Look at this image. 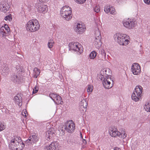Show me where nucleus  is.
I'll use <instances>...</instances> for the list:
<instances>
[{
	"mask_svg": "<svg viewBox=\"0 0 150 150\" xmlns=\"http://www.w3.org/2000/svg\"><path fill=\"white\" fill-rule=\"evenodd\" d=\"M24 146L21 138L17 136L14 137L9 144V148L12 150H21Z\"/></svg>",
	"mask_w": 150,
	"mask_h": 150,
	"instance_id": "f257e3e1",
	"label": "nucleus"
},
{
	"mask_svg": "<svg viewBox=\"0 0 150 150\" xmlns=\"http://www.w3.org/2000/svg\"><path fill=\"white\" fill-rule=\"evenodd\" d=\"M40 27V25L37 20H31L27 23L26 28L28 31L33 32L38 30Z\"/></svg>",
	"mask_w": 150,
	"mask_h": 150,
	"instance_id": "f03ea898",
	"label": "nucleus"
},
{
	"mask_svg": "<svg viewBox=\"0 0 150 150\" xmlns=\"http://www.w3.org/2000/svg\"><path fill=\"white\" fill-rule=\"evenodd\" d=\"M71 8L68 6H63L60 11L61 16L67 20H69L71 18Z\"/></svg>",
	"mask_w": 150,
	"mask_h": 150,
	"instance_id": "7ed1b4c3",
	"label": "nucleus"
},
{
	"mask_svg": "<svg viewBox=\"0 0 150 150\" xmlns=\"http://www.w3.org/2000/svg\"><path fill=\"white\" fill-rule=\"evenodd\" d=\"M126 35L124 34H115L114 36L115 40L120 45H126L128 44L129 42L127 39H126Z\"/></svg>",
	"mask_w": 150,
	"mask_h": 150,
	"instance_id": "20e7f679",
	"label": "nucleus"
},
{
	"mask_svg": "<svg viewBox=\"0 0 150 150\" xmlns=\"http://www.w3.org/2000/svg\"><path fill=\"white\" fill-rule=\"evenodd\" d=\"M98 77L101 81L103 86L105 88L109 89L113 86L114 82L110 77H106L104 78L102 75H99Z\"/></svg>",
	"mask_w": 150,
	"mask_h": 150,
	"instance_id": "39448f33",
	"label": "nucleus"
},
{
	"mask_svg": "<svg viewBox=\"0 0 150 150\" xmlns=\"http://www.w3.org/2000/svg\"><path fill=\"white\" fill-rule=\"evenodd\" d=\"M142 87L140 85H138L136 86L135 90L132 95V100L136 102L139 100V98L142 96Z\"/></svg>",
	"mask_w": 150,
	"mask_h": 150,
	"instance_id": "423d86ee",
	"label": "nucleus"
},
{
	"mask_svg": "<svg viewBox=\"0 0 150 150\" xmlns=\"http://www.w3.org/2000/svg\"><path fill=\"white\" fill-rule=\"evenodd\" d=\"M70 49L75 50L81 53L83 51L82 46L78 42H72L69 45Z\"/></svg>",
	"mask_w": 150,
	"mask_h": 150,
	"instance_id": "0eeeda50",
	"label": "nucleus"
},
{
	"mask_svg": "<svg viewBox=\"0 0 150 150\" xmlns=\"http://www.w3.org/2000/svg\"><path fill=\"white\" fill-rule=\"evenodd\" d=\"M35 6L38 12L40 13H42L44 14L48 11L47 6L42 3H36Z\"/></svg>",
	"mask_w": 150,
	"mask_h": 150,
	"instance_id": "6e6552de",
	"label": "nucleus"
},
{
	"mask_svg": "<svg viewBox=\"0 0 150 150\" xmlns=\"http://www.w3.org/2000/svg\"><path fill=\"white\" fill-rule=\"evenodd\" d=\"M74 123H70L69 122H66L64 125L63 127V128H64L67 132L69 133H72L75 129Z\"/></svg>",
	"mask_w": 150,
	"mask_h": 150,
	"instance_id": "1a4fd4ad",
	"label": "nucleus"
},
{
	"mask_svg": "<svg viewBox=\"0 0 150 150\" xmlns=\"http://www.w3.org/2000/svg\"><path fill=\"white\" fill-rule=\"evenodd\" d=\"M50 97L54 102L57 104H62V99L61 97L59 95L51 93L49 94Z\"/></svg>",
	"mask_w": 150,
	"mask_h": 150,
	"instance_id": "9d476101",
	"label": "nucleus"
},
{
	"mask_svg": "<svg viewBox=\"0 0 150 150\" xmlns=\"http://www.w3.org/2000/svg\"><path fill=\"white\" fill-rule=\"evenodd\" d=\"M39 139L38 137L35 134L30 135L29 139L25 141L26 144L29 145L33 143H35L38 142Z\"/></svg>",
	"mask_w": 150,
	"mask_h": 150,
	"instance_id": "9b49d317",
	"label": "nucleus"
},
{
	"mask_svg": "<svg viewBox=\"0 0 150 150\" xmlns=\"http://www.w3.org/2000/svg\"><path fill=\"white\" fill-rule=\"evenodd\" d=\"M131 70L134 74L138 75L141 71L140 67L138 63H134L132 66Z\"/></svg>",
	"mask_w": 150,
	"mask_h": 150,
	"instance_id": "f8f14e48",
	"label": "nucleus"
},
{
	"mask_svg": "<svg viewBox=\"0 0 150 150\" xmlns=\"http://www.w3.org/2000/svg\"><path fill=\"white\" fill-rule=\"evenodd\" d=\"M86 30V28L82 25L78 23L74 30L78 34H80Z\"/></svg>",
	"mask_w": 150,
	"mask_h": 150,
	"instance_id": "ddd939ff",
	"label": "nucleus"
},
{
	"mask_svg": "<svg viewBox=\"0 0 150 150\" xmlns=\"http://www.w3.org/2000/svg\"><path fill=\"white\" fill-rule=\"evenodd\" d=\"M135 22L134 21H127L124 22L123 23V25L126 28L129 29L132 28L134 27L135 25Z\"/></svg>",
	"mask_w": 150,
	"mask_h": 150,
	"instance_id": "4468645a",
	"label": "nucleus"
},
{
	"mask_svg": "<svg viewBox=\"0 0 150 150\" xmlns=\"http://www.w3.org/2000/svg\"><path fill=\"white\" fill-rule=\"evenodd\" d=\"M11 80L15 83H19L22 81V79L21 77L14 74L11 76Z\"/></svg>",
	"mask_w": 150,
	"mask_h": 150,
	"instance_id": "2eb2a0df",
	"label": "nucleus"
},
{
	"mask_svg": "<svg viewBox=\"0 0 150 150\" xmlns=\"http://www.w3.org/2000/svg\"><path fill=\"white\" fill-rule=\"evenodd\" d=\"M115 129H114L110 128L109 129L110 134L112 137H116L117 136L118 137L119 135L120 134V132Z\"/></svg>",
	"mask_w": 150,
	"mask_h": 150,
	"instance_id": "dca6fc26",
	"label": "nucleus"
},
{
	"mask_svg": "<svg viewBox=\"0 0 150 150\" xmlns=\"http://www.w3.org/2000/svg\"><path fill=\"white\" fill-rule=\"evenodd\" d=\"M109 71V69H104L100 71V75L103 76L104 78L106 77H109L110 75H109V73L108 71Z\"/></svg>",
	"mask_w": 150,
	"mask_h": 150,
	"instance_id": "f3484780",
	"label": "nucleus"
},
{
	"mask_svg": "<svg viewBox=\"0 0 150 150\" xmlns=\"http://www.w3.org/2000/svg\"><path fill=\"white\" fill-rule=\"evenodd\" d=\"M56 146L55 143L52 142L49 146H46L44 148V150H56Z\"/></svg>",
	"mask_w": 150,
	"mask_h": 150,
	"instance_id": "a211bd4d",
	"label": "nucleus"
},
{
	"mask_svg": "<svg viewBox=\"0 0 150 150\" xmlns=\"http://www.w3.org/2000/svg\"><path fill=\"white\" fill-rule=\"evenodd\" d=\"M8 68L5 64H4L2 67V74L5 76L8 74Z\"/></svg>",
	"mask_w": 150,
	"mask_h": 150,
	"instance_id": "6ab92c4d",
	"label": "nucleus"
},
{
	"mask_svg": "<svg viewBox=\"0 0 150 150\" xmlns=\"http://www.w3.org/2000/svg\"><path fill=\"white\" fill-rule=\"evenodd\" d=\"M54 133L51 131H48L46 133L45 137L47 140H49L52 139L54 136Z\"/></svg>",
	"mask_w": 150,
	"mask_h": 150,
	"instance_id": "aec40b11",
	"label": "nucleus"
},
{
	"mask_svg": "<svg viewBox=\"0 0 150 150\" xmlns=\"http://www.w3.org/2000/svg\"><path fill=\"white\" fill-rule=\"evenodd\" d=\"M2 6L3 8L2 9V11L4 13H6L8 11L10 8V4H8V3L5 4H3Z\"/></svg>",
	"mask_w": 150,
	"mask_h": 150,
	"instance_id": "412c9836",
	"label": "nucleus"
},
{
	"mask_svg": "<svg viewBox=\"0 0 150 150\" xmlns=\"http://www.w3.org/2000/svg\"><path fill=\"white\" fill-rule=\"evenodd\" d=\"M80 105L81 108H83L85 109L86 108L88 105L87 102L84 99H83L80 103Z\"/></svg>",
	"mask_w": 150,
	"mask_h": 150,
	"instance_id": "4be33fe9",
	"label": "nucleus"
},
{
	"mask_svg": "<svg viewBox=\"0 0 150 150\" xmlns=\"http://www.w3.org/2000/svg\"><path fill=\"white\" fill-rule=\"evenodd\" d=\"M94 42V45L96 47H99L101 46V42H100V38L99 37H98V38L97 39V40H95Z\"/></svg>",
	"mask_w": 150,
	"mask_h": 150,
	"instance_id": "5701e85b",
	"label": "nucleus"
},
{
	"mask_svg": "<svg viewBox=\"0 0 150 150\" xmlns=\"http://www.w3.org/2000/svg\"><path fill=\"white\" fill-rule=\"evenodd\" d=\"M99 55V58L100 59H101L103 60L106 59V53L104 50H103L101 51L100 54Z\"/></svg>",
	"mask_w": 150,
	"mask_h": 150,
	"instance_id": "b1692460",
	"label": "nucleus"
},
{
	"mask_svg": "<svg viewBox=\"0 0 150 150\" xmlns=\"http://www.w3.org/2000/svg\"><path fill=\"white\" fill-rule=\"evenodd\" d=\"M14 100L16 102V103L18 105V106H21L20 103L22 100L21 97V98H20L18 96H16L14 98Z\"/></svg>",
	"mask_w": 150,
	"mask_h": 150,
	"instance_id": "393cba45",
	"label": "nucleus"
},
{
	"mask_svg": "<svg viewBox=\"0 0 150 150\" xmlns=\"http://www.w3.org/2000/svg\"><path fill=\"white\" fill-rule=\"evenodd\" d=\"M40 70L38 69V68L35 67L34 68V71L35 72V74L34 75V77L37 78V76L39 75L40 73Z\"/></svg>",
	"mask_w": 150,
	"mask_h": 150,
	"instance_id": "a878e982",
	"label": "nucleus"
},
{
	"mask_svg": "<svg viewBox=\"0 0 150 150\" xmlns=\"http://www.w3.org/2000/svg\"><path fill=\"white\" fill-rule=\"evenodd\" d=\"M111 8L110 7L107 6L104 8V11L107 13H110L113 14L115 13V11L114 10L111 11Z\"/></svg>",
	"mask_w": 150,
	"mask_h": 150,
	"instance_id": "bb28decb",
	"label": "nucleus"
},
{
	"mask_svg": "<svg viewBox=\"0 0 150 150\" xmlns=\"http://www.w3.org/2000/svg\"><path fill=\"white\" fill-rule=\"evenodd\" d=\"M97 55V53L95 51L92 52L90 54V58L91 59H94Z\"/></svg>",
	"mask_w": 150,
	"mask_h": 150,
	"instance_id": "cd10ccee",
	"label": "nucleus"
},
{
	"mask_svg": "<svg viewBox=\"0 0 150 150\" xmlns=\"http://www.w3.org/2000/svg\"><path fill=\"white\" fill-rule=\"evenodd\" d=\"M144 108L146 111L150 112V101L149 103L148 102L145 104Z\"/></svg>",
	"mask_w": 150,
	"mask_h": 150,
	"instance_id": "c85d7f7f",
	"label": "nucleus"
},
{
	"mask_svg": "<svg viewBox=\"0 0 150 150\" xmlns=\"http://www.w3.org/2000/svg\"><path fill=\"white\" fill-rule=\"evenodd\" d=\"M54 44V42L53 41V40H50L48 43V47L50 48H52Z\"/></svg>",
	"mask_w": 150,
	"mask_h": 150,
	"instance_id": "c756f323",
	"label": "nucleus"
},
{
	"mask_svg": "<svg viewBox=\"0 0 150 150\" xmlns=\"http://www.w3.org/2000/svg\"><path fill=\"white\" fill-rule=\"evenodd\" d=\"M95 34L96 35V39L95 40H97V39L99 37L100 38V33L98 29L97 30H96Z\"/></svg>",
	"mask_w": 150,
	"mask_h": 150,
	"instance_id": "7c9ffc66",
	"label": "nucleus"
},
{
	"mask_svg": "<svg viewBox=\"0 0 150 150\" xmlns=\"http://www.w3.org/2000/svg\"><path fill=\"white\" fill-rule=\"evenodd\" d=\"M126 134L125 132L123 131L122 133H120V134L119 135L118 137L121 138H122L123 139L125 138L126 137Z\"/></svg>",
	"mask_w": 150,
	"mask_h": 150,
	"instance_id": "2f4dec72",
	"label": "nucleus"
},
{
	"mask_svg": "<svg viewBox=\"0 0 150 150\" xmlns=\"http://www.w3.org/2000/svg\"><path fill=\"white\" fill-rule=\"evenodd\" d=\"M4 19L7 21L8 20L9 21H12V15L10 14L8 16H6L4 18Z\"/></svg>",
	"mask_w": 150,
	"mask_h": 150,
	"instance_id": "473e14b6",
	"label": "nucleus"
},
{
	"mask_svg": "<svg viewBox=\"0 0 150 150\" xmlns=\"http://www.w3.org/2000/svg\"><path fill=\"white\" fill-rule=\"evenodd\" d=\"M86 1V0H75V1L77 3L82 4L84 3Z\"/></svg>",
	"mask_w": 150,
	"mask_h": 150,
	"instance_id": "72a5a7b5",
	"label": "nucleus"
},
{
	"mask_svg": "<svg viewBox=\"0 0 150 150\" xmlns=\"http://www.w3.org/2000/svg\"><path fill=\"white\" fill-rule=\"evenodd\" d=\"M6 127V125L4 124L1 123V131L4 129Z\"/></svg>",
	"mask_w": 150,
	"mask_h": 150,
	"instance_id": "f704fd0d",
	"label": "nucleus"
},
{
	"mask_svg": "<svg viewBox=\"0 0 150 150\" xmlns=\"http://www.w3.org/2000/svg\"><path fill=\"white\" fill-rule=\"evenodd\" d=\"M4 28L6 32L7 31V32H8L10 31V28L8 27V25L6 24H5L4 25Z\"/></svg>",
	"mask_w": 150,
	"mask_h": 150,
	"instance_id": "c9c22d12",
	"label": "nucleus"
},
{
	"mask_svg": "<svg viewBox=\"0 0 150 150\" xmlns=\"http://www.w3.org/2000/svg\"><path fill=\"white\" fill-rule=\"evenodd\" d=\"M4 33H5V31L4 30V27L2 26L1 27V35H2L3 37L4 36Z\"/></svg>",
	"mask_w": 150,
	"mask_h": 150,
	"instance_id": "e433bc0d",
	"label": "nucleus"
},
{
	"mask_svg": "<svg viewBox=\"0 0 150 150\" xmlns=\"http://www.w3.org/2000/svg\"><path fill=\"white\" fill-rule=\"evenodd\" d=\"M38 88L37 87V86H36L33 89V93L34 94L37 93L38 90Z\"/></svg>",
	"mask_w": 150,
	"mask_h": 150,
	"instance_id": "4c0bfd02",
	"label": "nucleus"
},
{
	"mask_svg": "<svg viewBox=\"0 0 150 150\" xmlns=\"http://www.w3.org/2000/svg\"><path fill=\"white\" fill-rule=\"evenodd\" d=\"M93 86L91 85H88V88L87 89V91L88 92H91L93 90Z\"/></svg>",
	"mask_w": 150,
	"mask_h": 150,
	"instance_id": "58836bf2",
	"label": "nucleus"
},
{
	"mask_svg": "<svg viewBox=\"0 0 150 150\" xmlns=\"http://www.w3.org/2000/svg\"><path fill=\"white\" fill-rule=\"evenodd\" d=\"M100 11V9L99 7L98 6H96L95 8H94V11L96 13H98Z\"/></svg>",
	"mask_w": 150,
	"mask_h": 150,
	"instance_id": "ea45409f",
	"label": "nucleus"
},
{
	"mask_svg": "<svg viewBox=\"0 0 150 150\" xmlns=\"http://www.w3.org/2000/svg\"><path fill=\"white\" fill-rule=\"evenodd\" d=\"M145 3L147 4H150V0H144Z\"/></svg>",
	"mask_w": 150,
	"mask_h": 150,
	"instance_id": "a19ab883",
	"label": "nucleus"
},
{
	"mask_svg": "<svg viewBox=\"0 0 150 150\" xmlns=\"http://www.w3.org/2000/svg\"><path fill=\"white\" fill-rule=\"evenodd\" d=\"M40 2H47L49 0H38Z\"/></svg>",
	"mask_w": 150,
	"mask_h": 150,
	"instance_id": "79ce46f5",
	"label": "nucleus"
},
{
	"mask_svg": "<svg viewBox=\"0 0 150 150\" xmlns=\"http://www.w3.org/2000/svg\"><path fill=\"white\" fill-rule=\"evenodd\" d=\"M114 150H121L118 147H115L114 148Z\"/></svg>",
	"mask_w": 150,
	"mask_h": 150,
	"instance_id": "37998d69",
	"label": "nucleus"
},
{
	"mask_svg": "<svg viewBox=\"0 0 150 150\" xmlns=\"http://www.w3.org/2000/svg\"><path fill=\"white\" fill-rule=\"evenodd\" d=\"M83 143H84L85 144H86V140L84 139H83Z\"/></svg>",
	"mask_w": 150,
	"mask_h": 150,
	"instance_id": "c03bdc74",
	"label": "nucleus"
},
{
	"mask_svg": "<svg viewBox=\"0 0 150 150\" xmlns=\"http://www.w3.org/2000/svg\"><path fill=\"white\" fill-rule=\"evenodd\" d=\"M64 129H65L64 128H63V127L62 128V129H61V131L63 133H64Z\"/></svg>",
	"mask_w": 150,
	"mask_h": 150,
	"instance_id": "a18cd8bd",
	"label": "nucleus"
},
{
	"mask_svg": "<svg viewBox=\"0 0 150 150\" xmlns=\"http://www.w3.org/2000/svg\"><path fill=\"white\" fill-rule=\"evenodd\" d=\"M22 114L23 115H25V116H26V113L25 112H24L23 114V112H22Z\"/></svg>",
	"mask_w": 150,
	"mask_h": 150,
	"instance_id": "49530a36",
	"label": "nucleus"
},
{
	"mask_svg": "<svg viewBox=\"0 0 150 150\" xmlns=\"http://www.w3.org/2000/svg\"><path fill=\"white\" fill-rule=\"evenodd\" d=\"M111 8V11H112V10H114L115 11V9H113L112 8Z\"/></svg>",
	"mask_w": 150,
	"mask_h": 150,
	"instance_id": "de8ad7c7",
	"label": "nucleus"
},
{
	"mask_svg": "<svg viewBox=\"0 0 150 150\" xmlns=\"http://www.w3.org/2000/svg\"><path fill=\"white\" fill-rule=\"evenodd\" d=\"M80 135L81 136V137L82 138H83L82 136V134L81 133H80Z\"/></svg>",
	"mask_w": 150,
	"mask_h": 150,
	"instance_id": "09e8293b",
	"label": "nucleus"
},
{
	"mask_svg": "<svg viewBox=\"0 0 150 150\" xmlns=\"http://www.w3.org/2000/svg\"><path fill=\"white\" fill-rule=\"evenodd\" d=\"M4 109H2V110H1V111L2 112H4Z\"/></svg>",
	"mask_w": 150,
	"mask_h": 150,
	"instance_id": "8fccbe9b",
	"label": "nucleus"
},
{
	"mask_svg": "<svg viewBox=\"0 0 150 150\" xmlns=\"http://www.w3.org/2000/svg\"><path fill=\"white\" fill-rule=\"evenodd\" d=\"M149 34L150 35V31H149Z\"/></svg>",
	"mask_w": 150,
	"mask_h": 150,
	"instance_id": "3c124183",
	"label": "nucleus"
}]
</instances>
